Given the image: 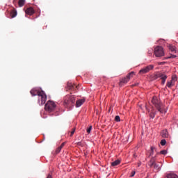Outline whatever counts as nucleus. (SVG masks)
I'll return each instance as SVG.
<instances>
[{
    "instance_id": "f257e3e1",
    "label": "nucleus",
    "mask_w": 178,
    "mask_h": 178,
    "mask_svg": "<svg viewBox=\"0 0 178 178\" xmlns=\"http://www.w3.org/2000/svg\"><path fill=\"white\" fill-rule=\"evenodd\" d=\"M30 92L32 97H35V95H38V102L39 105H44L45 102H47V95L44 91H40L35 88H33L30 91Z\"/></svg>"
},
{
    "instance_id": "f03ea898",
    "label": "nucleus",
    "mask_w": 178,
    "mask_h": 178,
    "mask_svg": "<svg viewBox=\"0 0 178 178\" xmlns=\"http://www.w3.org/2000/svg\"><path fill=\"white\" fill-rule=\"evenodd\" d=\"M152 102L160 113H166V109L163 108V106H162V103L158 99V97H153Z\"/></svg>"
},
{
    "instance_id": "7ed1b4c3",
    "label": "nucleus",
    "mask_w": 178,
    "mask_h": 178,
    "mask_svg": "<svg viewBox=\"0 0 178 178\" xmlns=\"http://www.w3.org/2000/svg\"><path fill=\"white\" fill-rule=\"evenodd\" d=\"M74 102H76L74 96L67 95L64 99V106L65 108H73Z\"/></svg>"
},
{
    "instance_id": "20e7f679",
    "label": "nucleus",
    "mask_w": 178,
    "mask_h": 178,
    "mask_svg": "<svg viewBox=\"0 0 178 178\" xmlns=\"http://www.w3.org/2000/svg\"><path fill=\"white\" fill-rule=\"evenodd\" d=\"M161 79V84L163 86L168 79V76L165 75L163 73H157L152 76V80H156L157 79Z\"/></svg>"
},
{
    "instance_id": "39448f33",
    "label": "nucleus",
    "mask_w": 178,
    "mask_h": 178,
    "mask_svg": "<svg viewBox=\"0 0 178 178\" xmlns=\"http://www.w3.org/2000/svg\"><path fill=\"white\" fill-rule=\"evenodd\" d=\"M55 108H56V104L52 101H48L44 106V109L47 112H53L55 111Z\"/></svg>"
},
{
    "instance_id": "423d86ee",
    "label": "nucleus",
    "mask_w": 178,
    "mask_h": 178,
    "mask_svg": "<svg viewBox=\"0 0 178 178\" xmlns=\"http://www.w3.org/2000/svg\"><path fill=\"white\" fill-rule=\"evenodd\" d=\"M135 72H131L130 73H129L126 77H124V79H122L120 81V84L119 86L120 87H122V86H123V84H127V83H129V81H130V79H131V77H133V76H134Z\"/></svg>"
},
{
    "instance_id": "0eeeda50",
    "label": "nucleus",
    "mask_w": 178,
    "mask_h": 178,
    "mask_svg": "<svg viewBox=\"0 0 178 178\" xmlns=\"http://www.w3.org/2000/svg\"><path fill=\"white\" fill-rule=\"evenodd\" d=\"M154 55L156 58H161V56H163L165 53L163 52V48L161 46H157L154 49Z\"/></svg>"
},
{
    "instance_id": "6e6552de",
    "label": "nucleus",
    "mask_w": 178,
    "mask_h": 178,
    "mask_svg": "<svg viewBox=\"0 0 178 178\" xmlns=\"http://www.w3.org/2000/svg\"><path fill=\"white\" fill-rule=\"evenodd\" d=\"M154 65H149L140 70L139 74H146V73H149L151 70H154Z\"/></svg>"
},
{
    "instance_id": "1a4fd4ad",
    "label": "nucleus",
    "mask_w": 178,
    "mask_h": 178,
    "mask_svg": "<svg viewBox=\"0 0 178 178\" xmlns=\"http://www.w3.org/2000/svg\"><path fill=\"white\" fill-rule=\"evenodd\" d=\"M25 13L26 15H29V16H31L33 15H34L35 13V11H34V8L30 7V8H28L26 11H25Z\"/></svg>"
},
{
    "instance_id": "9d476101",
    "label": "nucleus",
    "mask_w": 178,
    "mask_h": 178,
    "mask_svg": "<svg viewBox=\"0 0 178 178\" xmlns=\"http://www.w3.org/2000/svg\"><path fill=\"white\" fill-rule=\"evenodd\" d=\"M84 102H86L85 99L77 100L76 102V108H80V106H81V105H83V104H84Z\"/></svg>"
},
{
    "instance_id": "9b49d317",
    "label": "nucleus",
    "mask_w": 178,
    "mask_h": 178,
    "mask_svg": "<svg viewBox=\"0 0 178 178\" xmlns=\"http://www.w3.org/2000/svg\"><path fill=\"white\" fill-rule=\"evenodd\" d=\"M161 136L163 137V138H168V137H169V134L168 133V131L163 130L161 131Z\"/></svg>"
},
{
    "instance_id": "f8f14e48",
    "label": "nucleus",
    "mask_w": 178,
    "mask_h": 178,
    "mask_svg": "<svg viewBox=\"0 0 178 178\" xmlns=\"http://www.w3.org/2000/svg\"><path fill=\"white\" fill-rule=\"evenodd\" d=\"M10 15L11 16V18L13 19L16 17V16H17V11L15 9H13L11 10Z\"/></svg>"
},
{
    "instance_id": "ddd939ff",
    "label": "nucleus",
    "mask_w": 178,
    "mask_h": 178,
    "mask_svg": "<svg viewBox=\"0 0 178 178\" xmlns=\"http://www.w3.org/2000/svg\"><path fill=\"white\" fill-rule=\"evenodd\" d=\"M65 147V143H63L60 146H59L56 149V154L58 155L60 151H62V148Z\"/></svg>"
},
{
    "instance_id": "4468645a",
    "label": "nucleus",
    "mask_w": 178,
    "mask_h": 178,
    "mask_svg": "<svg viewBox=\"0 0 178 178\" xmlns=\"http://www.w3.org/2000/svg\"><path fill=\"white\" fill-rule=\"evenodd\" d=\"M148 165L150 168H152V166H154L155 165V157L151 158Z\"/></svg>"
},
{
    "instance_id": "2eb2a0df",
    "label": "nucleus",
    "mask_w": 178,
    "mask_h": 178,
    "mask_svg": "<svg viewBox=\"0 0 178 178\" xmlns=\"http://www.w3.org/2000/svg\"><path fill=\"white\" fill-rule=\"evenodd\" d=\"M169 50L170 51V52H172V54H176L177 50H176V47L173 46V45H170L169 46Z\"/></svg>"
},
{
    "instance_id": "dca6fc26",
    "label": "nucleus",
    "mask_w": 178,
    "mask_h": 178,
    "mask_svg": "<svg viewBox=\"0 0 178 178\" xmlns=\"http://www.w3.org/2000/svg\"><path fill=\"white\" fill-rule=\"evenodd\" d=\"M168 88H172V87H173V86H175V83L173 81H170L167 82V85H166Z\"/></svg>"
},
{
    "instance_id": "f3484780",
    "label": "nucleus",
    "mask_w": 178,
    "mask_h": 178,
    "mask_svg": "<svg viewBox=\"0 0 178 178\" xmlns=\"http://www.w3.org/2000/svg\"><path fill=\"white\" fill-rule=\"evenodd\" d=\"M120 164V160H115V161L111 163V166H118V165Z\"/></svg>"
},
{
    "instance_id": "a211bd4d",
    "label": "nucleus",
    "mask_w": 178,
    "mask_h": 178,
    "mask_svg": "<svg viewBox=\"0 0 178 178\" xmlns=\"http://www.w3.org/2000/svg\"><path fill=\"white\" fill-rule=\"evenodd\" d=\"M166 178H178V176L176 174L170 173L167 175Z\"/></svg>"
},
{
    "instance_id": "6ab92c4d",
    "label": "nucleus",
    "mask_w": 178,
    "mask_h": 178,
    "mask_svg": "<svg viewBox=\"0 0 178 178\" xmlns=\"http://www.w3.org/2000/svg\"><path fill=\"white\" fill-rule=\"evenodd\" d=\"M24 3H26V0H19V1H18V5H19V8L24 6Z\"/></svg>"
},
{
    "instance_id": "aec40b11",
    "label": "nucleus",
    "mask_w": 178,
    "mask_h": 178,
    "mask_svg": "<svg viewBox=\"0 0 178 178\" xmlns=\"http://www.w3.org/2000/svg\"><path fill=\"white\" fill-rule=\"evenodd\" d=\"M67 88L68 90H73V88H74V85H73V83H67Z\"/></svg>"
},
{
    "instance_id": "412c9836",
    "label": "nucleus",
    "mask_w": 178,
    "mask_h": 178,
    "mask_svg": "<svg viewBox=\"0 0 178 178\" xmlns=\"http://www.w3.org/2000/svg\"><path fill=\"white\" fill-rule=\"evenodd\" d=\"M154 168L156 170V172H158V170H159L161 169V167L159 166V165L154 163Z\"/></svg>"
},
{
    "instance_id": "4be33fe9",
    "label": "nucleus",
    "mask_w": 178,
    "mask_h": 178,
    "mask_svg": "<svg viewBox=\"0 0 178 178\" xmlns=\"http://www.w3.org/2000/svg\"><path fill=\"white\" fill-rule=\"evenodd\" d=\"M171 81H172L174 83H175L177 81V76H172Z\"/></svg>"
},
{
    "instance_id": "5701e85b",
    "label": "nucleus",
    "mask_w": 178,
    "mask_h": 178,
    "mask_svg": "<svg viewBox=\"0 0 178 178\" xmlns=\"http://www.w3.org/2000/svg\"><path fill=\"white\" fill-rule=\"evenodd\" d=\"M166 145V140L163 139L161 140V145Z\"/></svg>"
},
{
    "instance_id": "b1692460",
    "label": "nucleus",
    "mask_w": 178,
    "mask_h": 178,
    "mask_svg": "<svg viewBox=\"0 0 178 178\" xmlns=\"http://www.w3.org/2000/svg\"><path fill=\"white\" fill-rule=\"evenodd\" d=\"M154 151H155V147H151L150 156L154 155Z\"/></svg>"
},
{
    "instance_id": "393cba45",
    "label": "nucleus",
    "mask_w": 178,
    "mask_h": 178,
    "mask_svg": "<svg viewBox=\"0 0 178 178\" xmlns=\"http://www.w3.org/2000/svg\"><path fill=\"white\" fill-rule=\"evenodd\" d=\"M92 129V126H90L89 128L87 129V133L90 134L91 133Z\"/></svg>"
},
{
    "instance_id": "a878e982",
    "label": "nucleus",
    "mask_w": 178,
    "mask_h": 178,
    "mask_svg": "<svg viewBox=\"0 0 178 178\" xmlns=\"http://www.w3.org/2000/svg\"><path fill=\"white\" fill-rule=\"evenodd\" d=\"M115 122H120V117L119 115H116L115 118Z\"/></svg>"
},
{
    "instance_id": "bb28decb",
    "label": "nucleus",
    "mask_w": 178,
    "mask_h": 178,
    "mask_svg": "<svg viewBox=\"0 0 178 178\" xmlns=\"http://www.w3.org/2000/svg\"><path fill=\"white\" fill-rule=\"evenodd\" d=\"M160 154H161L162 155H166L168 154V152L166 150H161L160 152Z\"/></svg>"
},
{
    "instance_id": "cd10ccee",
    "label": "nucleus",
    "mask_w": 178,
    "mask_h": 178,
    "mask_svg": "<svg viewBox=\"0 0 178 178\" xmlns=\"http://www.w3.org/2000/svg\"><path fill=\"white\" fill-rule=\"evenodd\" d=\"M74 131H76V128L72 129V130L71 131L70 137H72V136H73L74 134Z\"/></svg>"
},
{
    "instance_id": "c85d7f7f",
    "label": "nucleus",
    "mask_w": 178,
    "mask_h": 178,
    "mask_svg": "<svg viewBox=\"0 0 178 178\" xmlns=\"http://www.w3.org/2000/svg\"><path fill=\"white\" fill-rule=\"evenodd\" d=\"M149 116L152 119H154V118H155V113H151L149 114Z\"/></svg>"
},
{
    "instance_id": "c756f323",
    "label": "nucleus",
    "mask_w": 178,
    "mask_h": 178,
    "mask_svg": "<svg viewBox=\"0 0 178 178\" xmlns=\"http://www.w3.org/2000/svg\"><path fill=\"white\" fill-rule=\"evenodd\" d=\"M134 175H136V171H132V172H131V176H130V177H134Z\"/></svg>"
},
{
    "instance_id": "7c9ffc66",
    "label": "nucleus",
    "mask_w": 178,
    "mask_h": 178,
    "mask_svg": "<svg viewBox=\"0 0 178 178\" xmlns=\"http://www.w3.org/2000/svg\"><path fill=\"white\" fill-rule=\"evenodd\" d=\"M76 145H79V147H83V143H81V142L76 143Z\"/></svg>"
},
{
    "instance_id": "2f4dec72",
    "label": "nucleus",
    "mask_w": 178,
    "mask_h": 178,
    "mask_svg": "<svg viewBox=\"0 0 178 178\" xmlns=\"http://www.w3.org/2000/svg\"><path fill=\"white\" fill-rule=\"evenodd\" d=\"M170 58H176V55H174V54H171L170 56L169 57Z\"/></svg>"
},
{
    "instance_id": "473e14b6",
    "label": "nucleus",
    "mask_w": 178,
    "mask_h": 178,
    "mask_svg": "<svg viewBox=\"0 0 178 178\" xmlns=\"http://www.w3.org/2000/svg\"><path fill=\"white\" fill-rule=\"evenodd\" d=\"M47 178H52V175L51 174H49L47 175Z\"/></svg>"
},
{
    "instance_id": "72a5a7b5",
    "label": "nucleus",
    "mask_w": 178,
    "mask_h": 178,
    "mask_svg": "<svg viewBox=\"0 0 178 178\" xmlns=\"http://www.w3.org/2000/svg\"><path fill=\"white\" fill-rule=\"evenodd\" d=\"M134 158H137V155L136 154H134Z\"/></svg>"
},
{
    "instance_id": "f704fd0d",
    "label": "nucleus",
    "mask_w": 178,
    "mask_h": 178,
    "mask_svg": "<svg viewBox=\"0 0 178 178\" xmlns=\"http://www.w3.org/2000/svg\"><path fill=\"white\" fill-rule=\"evenodd\" d=\"M138 167L141 166V163H138Z\"/></svg>"
}]
</instances>
